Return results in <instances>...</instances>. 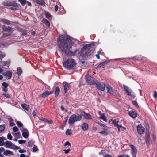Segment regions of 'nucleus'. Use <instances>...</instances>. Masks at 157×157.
I'll use <instances>...</instances> for the list:
<instances>
[{"instance_id": "f257e3e1", "label": "nucleus", "mask_w": 157, "mask_h": 157, "mask_svg": "<svg viewBox=\"0 0 157 157\" xmlns=\"http://www.w3.org/2000/svg\"><path fill=\"white\" fill-rule=\"evenodd\" d=\"M72 44V40L65 35H62L57 39V45L59 50L70 56H75L78 51L77 49L71 50Z\"/></svg>"}, {"instance_id": "f03ea898", "label": "nucleus", "mask_w": 157, "mask_h": 157, "mask_svg": "<svg viewBox=\"0 0 157 157\" xmlns=\"http://www.w3.org/2000/svg\"><path fill=\"white\" fill-rule=\"evenodd\" d=\"M94 50V44H89L85 45L79 53L80 56L84 57L89 56L93 53Z\"/></svg>"}, {"instance_id": "7ed1b4c3", "label": "nucleus", "mask_w": 157, "mask_h": 157, "mask_svg": "<svg viewBox=\"0 0 157 157\" xmlns=\"http://www.w3.org/2000/svg\"><path fill=\"white\" fill-rule=\"evenodd\" d=\"M63 65L66 69L68 70H72L76 67V63L74 59L69 58L65 61Z\"/></svg>"}, {"instance_id": "20e7f679", "label": "nucleus", "mask_w": 157, "mask_h": 157, "mask_svg": "<svg viewBox=\"0 0 157 157\" xmlns=\"http://www.w3.org/2000/svg\"><path fill=\"white\" fill-rule=\"evenodd\" d=\"M82 117L81 114L77 113V114H74L72 115L70 117L68 121L69 124L72 125L75 122L80 121Z\"/></svg>"}, {"instance_id": "39448f33", "label": "nucleus", "mask_w": 157, "mask_h": 157, "mask_svg": "<svg viewBox=\"0 0 157 157\" xmlns=\"http://www.w3.org/2000/svg\"><path fill=\"white\" fill-rule=\"evenodd\" d=\"M94 85H95L96 88L99 90L104 91L105 90V84L104 82H101L97 80Z\"/></svg>"}, {"instance_id": "423d86ee", "label": "nucleus", "mask_w": 157, "mask_h": 157, "mask_svg": "<svg viewBox=\"0 0 157 157\" xmlns=\"http://www.w3.org/2000/svg\"><path fill=\"white\" fill-rule=\"evenodd\" d=\"M85 79L87 83L90 85H94L97 80L88 75H86Z\"/></svg>"}, {"instance_id": "0eeeda50", "label": "nucleus", "mask_w": 157, "mask_h": 157, "mask_svg": "<svg viewBox=\"0 0 157 157\" xmlns=\"http://www.w3.org/2000/svg\"><path fill=\"white\" fill-rule=\"evenodd\" d=\"M123 86L125 90L127 93V94L128 95L131 96L132 98H134L135 96L132 94V90L129 89L128 87L126 86L125 85H124Z\"/></svg>"}, {"instance_id": "6e6552de", "label": "nucleus", "mask_w": 157, "mask_h": 157, "mask_svg": "<svg viewBox=\"0 0 157 157\" xmlns=\"http://www.w3.org/2000/svg\"><path fill=\"white\" fill-rule=\"evenodd\" d=\"M81 115L82 116H83L84 118L86 119L90 120L92 119L91 115L88 113H87L84 111H83L82 112Z\"/></svg>"}, {"instance_id": "1a4fd4ad", "label": "nucleus", "mask_w": 157, "mask_h": 157, "mask_svg": "<svg viewBox=\"0 0 157 157\" xmlns=\"http://www.w3.org/2000/svg\"><path fill=\"white\" fill-rule=\"evenodd\" d=\"M63 84L64 86V93H66L70 88V85L66 82H64Z\"/></svg>"}, {"instance_id": "9d476101", "label": "nucleus", "mask_w": 157, "mask_h": 157, "mask_svg": "<svg viewBox=\"0 0 157 157\" xmlns=\"http://www.w3.org/2000/svg\"><path fill=\"white\" fill-rule=\"evenodd\" d=\"M2 29L3 31L7 32L9 33H12V31L13 30V29L10 26L7 27L5 25H3L2 26Z\"/></svg>"}, {"instance_id": "9b49d317", "label": "nucleus", "mask_w": 157, "mask_h": 157, "mask_svg": "<svg viewBox=\"0 0 157 157\" xmlns=\"http://www.w3.org/2000/svg\"><path fill=\"white\" fill-rule=\"evenodd\" d=\"M138 132L140 134H142L144 131V128L141 125H139L137 126Z\"/></svg>"}, {"instance_id": "f8f14e48", "label": "nucleus", "mask_w": 157, "mask_h": 157, "mask_svg": "<svg viewBox=\"0 0 157 157\" xmlns=\"http://www.w3.org/2000/svg\"><path fill=\"white\" fill-rule=\"evenodd\" d=\"M22 135L25 138H27L29 136V133L27 129L24 128L22 130Z\"/></svg>"}, {"instance_id": "ddd939ff", "label": "nucleus", "mask_w": 157, "mask_h": 157, "mask_svg": "<svg viewBox=\"0 0 157 157\" xmlns=\"http://www.w3.org/2000/svg\"><path fill=\"white\" fill-rule=\"evenodd\" d=\"M4 145L6 148L12 149L13 144L10 141H6L4 143Z\"/></svg>"}, {"instance_id": "4468645a", "label": "nucleus", "mask_w": 157, "mask_h": 157, "mask_svg": "<svg viewBox=\"0 0 157 157\" xmlns=\"http://www.w3.org/2000/svg\"><path fill=\"white\" fill-rule=\"evenodd\" d=\"M130 116L132 118H135L138 116L137 113L135 111H131L129 112Z\"/></svg>"}, {"instance_id": "2eb2a0df", "label": "nucleus", "mask_w": 157, "mask_h": 157, "mask_svg": "<svg viewBox=\"0 0 157 157\" xmlns=\"http://www.w3.org/2000/svg\"><path fill=\"white\" fill-rule=\"evenodd\" d=\"M43 24H44L48 28L50 27V23L45 18H43L42 21Z\"/></svg>"}, {"instance_id": "dca6fc26", "label": "nucleus", "mask_w": 157, "mask_h": 157, "mask_svg": "<svg viewBox=\"0 0 157 157\" xmlns=\"http://www.w3.org/2000/svg\"><path fill=\"white\" fill-rule=\"evenodd\" d=\"M4 76L8 77V79L11 78L12 76V73L9 71H8L3 74Z\"/></svg>"}, {"instance_id": "f3484780", "label": "nucleus", "mask_w": 157, "mask_h": 157, "mask_svg": "<svg viewBox=\"0 0 157 157\" xmlns=\"http://www.w3.org/2000/svg\"><path fill=\"white\" fill-rule=\"evenodd\" d=\"M53 91L49 92L48 91H45L41 95V96L43 98H45L49 95L52 94Z\"/></svg>"}, {"instance_id": "a211bd4d", "label": "nucleus", "mask_w": 157, "mask_h": 157, "mask_svg": "<svg viewBox=\"0 0 157 157\" xmlns=\"http://www.w3.org/2000/svg\"><path fill=\"white\" fill-rule=\"evenodd\" d=\"M81 127L83 130L87 131L88 129V124L86 123H84L82 124Z\"/></svg>"}, {"instance_id": "6ab92c4d", "label": "nucleus", "mask_w": 157, "mask_h": 157, "mask_svg": "<svg viewBox=\"0 0 157 157\" xmlns=\"http://www.w3.org/2000/svg\"><path fill=\"white\" fill-rule=\"evenodd\" d=\"M19 4L16 3L15 1H12L10 2L9 6H13L14 7H18L19 6Z\"/></svg>"}, {"instance_id": "aec40b11", "label": "nucleus", "mask_w": 157, "mask_h": 157, "mask_svg": "<svg viewBox=\"0 0 157 157\" xmlns=\"http://www.w3.org/2000/svg\"><path fill=\"white\" fill-rule=\"evenodd\" d=\"M38 4L43 6L45 5V2L43 0H34Z\"/></svg>"}, {"instance_id": "412c9836", "label": "nucleus", "mask_w": 157, "mask_h": 157, "mask_svg": "<svg viewBox=\"0 0 157 157\" xmlns=\"http://www.w3.org/2000/svg\"><path fill=\"white\" fill-rule=\"evenodd\" d=\"M8 85V83H6V82H3L2 83V86L3 87V88L2 90L3 91L6 92L7 91V87Z\"/></svg>"}, {"instance_id": "4be33fe9", "label": "nucleus", "mask_w": 157, "mask_h": 157, "mask_svg": "<svg viewBox=\"0 0 157 157\" xmlns=\"http://www.w3.org/2000/svg\"><path fill=\"white\" fill-rule=\"evenodd\" d=\"M3 154L5 156H7L8 155H13V152L11 151L10 150H7L6 151H4L3 152Z\"/></svg>"}, {"instance_id": "5701e85b", "label": "nucleus", "mask_w": 157, "mask_h": 157, "mask_svg": "<svg viewBox=\"0 0 157 157\" xmlns=\"http://www.w3.org/2000/svg\"><path fill=\"white\" fill-rule=\"evenodd\" d=\"M55 95L56 97H57L59 95L60 92V88L59 87H56L55 89Z\"/></svg>"}, {"instance_id": "b1692460", "label": "nucleus", "mask_w": 157, "mask_h": 157, "mask_svg": "<svg viewBox=\"0 0 157 157\" xmlns=\"http://www.w3.org/2000/svg\"><path fill=\"white\" fill-rule=\"evenodd\" d=\"M108 61H105L100 63L97 66V68H99L103 66H105V65L107 64L108 63Z\"/></svg>"}, {"instance_id": "393cba45", "label": "nucleus", "mask_w": 157, "mask_h": 157, "mask_svg": "<svg viewBox=\"0 0 157 157\" xmlns=\"http://www.w3.org/2000/svg\"><path fill=\"white\" fill-rule=\"evenodd\" d=\"M106 88L107 89V92L108 93L111 94H114V91L113 90V88L111 86H107Z\"/></svg>"}, {"instance_id": "a878e982", "label": "nucleus", "mask_w": 157, "mask_h": 157, "mask_svg": "<svg viewBox=\"0 0 157 157\" xmlns=\"http://www.w3.org/2000/svg\"><path fill=\"white\" fill-rule=\"evenodd\" d=\"M22 107L25 110L28 111L29 109V105L23 103L21 104Z\"/></svg>"}, {"instance_id": "bb28decb", "label": "nucleus", "mask_w": 157, "mask_h": 157, "mask_svg": "<svg viewBox=\"0 0 157 157\" xmlns=\"http://www.w3.org/2000/svg\"><path fill=\"white\" fill-rule=\"evenodd\" d=\"M6 140V139L4 137H0V146H2L4 145V140Z\"/></svg>"}, {"instance_id": "cd10ccee", "label": "nucleus", "mask_w": 157, "mask_h": 157, "mask_svg": "<svg viewBox=\"0 0 157 157\" xmlns=\"http://www.w3.org/2000/svg\"><path fill=\"white\" fill-rule=\"evenodd\" d=\"M45 16L49 20L51 19V17L52 16L50 14V13L49 12H45Z\"/></svg>"}, {"instance_id": "c85d7f7f", "label": "nucleus", "mask_w": 157, "mask_h": 157, "mask_svg": "<svg viewBox=\"0 0 157 157\" xmlns=\"http://www.w3.org/2000/svg\"><path fill=\"white\" fill-rule=\"evenodd\" d=\"M150 133L148 132L146 133L145 135V142L150 141Z\"/></svg>"}, {"instance_id": "c756f323", "label": "nucleus", "mask_w": 157, "mask_h": 157, "mask_svg": "<svg viewBox=\"0 0 157 157\" xmlns=\"http://www.w3.org/2000/svg\"><path fill=\"white\" fill-rule=\"evenodd\" d=\"M8 120L9 122L10 126L11 127L15 125V124L13 122V120L12 118H9Z\"/></svg>"}, {"instance_id": "7c9ffc66", "label": "nucleus", "mask_w": 157, "mask_h": 157, "mask_svg": "<svg viewBox=\"0 0 157 157\" xmlns=\"http://www.w3.org/2000/svg\"><path fill=\"white\" fill-rule=\"evenodd\" d=\"M22 72V69L20 67H18L17 68V74L19 76L21 75Z\"/></svg>"}, {"instance_id": "2f4dec72", "label": "nucleus", "mask_w": 157, "mask_h": 157, "mask_svg": "<svg viewBox=\"0 0 157 157\" xmlns=\"http://www.w3.org/2000/svg\"><path fill=\"white\" fill-rule=\"evenodd\" d=\"M5 56V54L0 51V60H2Z\"/></svg>"}, {"instance_id": "473e14b6", "label": "nucleus", "mask_w": 157, "mask_h": 157, "mask_svg": "<svg viewBox=\"0 0 157 157\" xmlns=\"http://www.w3.org/2000/svg\"><path fill=\"white\" fill-rule=\"evenodd\" d=\"M5 125L3 124L0 125V133L3 132L5 129Z\"/></svg>"}, {"instance_id": "72a5a7b5", "label": "nucleus", "mask_w": 157, "mask_h": 157, "mask_svg": "<svg viewBox=\"0 0 157 157\" xmlns=\"http://www.w3.org/2000/svg\"><path fill=\"white\" fill-rule=\"evenodd\" d=\"M34 142H35L34 141H32V140L29 141L28 142V145H27V146L31 147L33 145Z\"/></svg>"}, {"instance_id": "f704fd0d", "label": "nucleus", "mask_w": 157, "mask_h": 157, "mask_svg": "<svg viewBox=\"0 0 157 157\" xmlns=\"http://www.w3.org/2000/svg\"><path fill=\"white\" fill-rule=\"evenodd\" d=\"M133 157H136V155L137 153V150L136 149L132 150V152Z\"/></svg>"}, {"instance_id": "c9c22d12", "label": "nucleus", "mask_w": 157, "mask_h": 157, "mask_svg": "<svg viewBox=\"0 0 157 157\" xmlns=\"http://www.w3.org/2000/svg\"><path fill=\"white\" fill-rule=\"evenodd\" d=\"M22 6H24L26 4V0H17Z\"/></svg>"}, {"instance_id": "e433bc0d", "label": "nucleus", "mask_w": 157, "mask_h": 157, "mask_svg": "<svg viewBox=\"0 0 157 157\" xmlns=\"http://www.w3.org/2000/svg\"><path fill=\"white\" fill-rule=\"evenodd\" d=\"M98 132L100 133L102 135H107L108 134V133L106 130H104L101 132Z\"/></svg>"}, {"instance_id": "4c0bfd02", "label": "nucleus", "mask_w": 157, "mask_h": 157, "mask_svg": "<svg viewBox=\"0 0 157 157\" xmlns=\"http://www.w3.org/2000/svg\"><path fill=\"white\" fill-rule=\"evenodd\" d=\"M100 118L103 120L104 121L107 122V120L106 117L104 114H102L100 117Z\"/></svg>"}, {"instance_id": "58836bf2", "label": "nucleus", "mask_w": 157, "mask_h": 157, "mask_svg": "<svg viewBox=\"0 0 157 157\" xmlns=\"http://www.w3.org/2000/svg\"><path fill=\"white\" fill-rule=\"evenodd\" d=\"M10 2L9 1H5L3 2V5L5 6H10Z\"/></svg>"}, {"instance_id": "ea45409f", "label": "nucleus", "mask_w": 157, "mask_h": 157, "mask_svg": "<svg viewBox=\"0 0 157 157\" xmlns=\"http://www.w3.org/2000/svg\"><path fill=\"white\" fill-rule=\"evenodd\" d=\"M11 34V33H3L2 34V36L1 38H4V37L8 36H10Z\"/></svg>"}, {"instance_id": "a19ab883", "label": "nucleus", "mask_w": 157, "mask_h": 157, "mask_svg": "<svg viewBox=\"0 0 157 157\" xmlns=\"http://www.w3.org/2000/svg\"><path fill=\"white\" fill-rule=\"evenodd\" d=\"M66 134L67 135H71L72 134L71 130L67 129L66 131Z\"/></svg>"}, {"instance_id": "79ce46f5", "label": "nucleus", "mask_w": 157, "mask_h": 157, "mask_svg": "<svg viewBox=\"0 0 157 157\" xmlns=\"http://www.w3.org/2000/svg\"><path fill=\"white\" fill-rule=\"evenodd\" d=\"M1 21L2 22H4L7 25H9L10 24V21L7 19H2Z\"/></svg>"}, {"instance_id": "37998d69", "label": "nucleus", "mask_w": 157, "mask_h": 157, "mask_svg": "<svg viewBox=\"0 0 157 157\" xmlns=\"http://www.w3.org/2000/svg\"><path fill=\"white\" fill-rule=\"evenodd\" d=\"M14 136L17 138H19L20 137L21 134L19 132L15 133L14 135Z\"/></svg>"}, {"instance_id": "c03bdc74", "label": "nucleus", "mask_w": 157, "mask_h": 157, "mask_svg": "<svg viewBox=\"0 0 157 157\" xmlns=\"http://www.w3.org/2000/svg\"><path fill=\"white\" fill-rule=\"evenodd\" d=\"M33 152H36L38 150L37 147L35 145L33 147Z\"/></svg>"}, {"instance_id": "a18cd8bd", "label": "nucleus", "mask_w": 157, "mask_h": 157, "mask_svg": "<svg viewBox=\"0 0 157 157\" xmlns=\"http://www.w3.org/2000/svg\"><path fill=\"white\" fill-rule=\"evenodd\" d=\"M16 124L17 126L19 127H22L23 126L22 123L19 121H17L16 122Z\"/></svg>"}, {"instance_id": "49530a36", "label": "nucleus", "mask_w": 157, "mask_h": 157, "mask_svg": "<svg viewBox=\"0 0 157 157\" xmlns=\"http://www.w3.org/2000/svg\"><path fill=\"white\" fill-rule=\"evenodd\" d=\"M119 121H117L115 119L113 120L112 124L114 125L115 126H116L118 124Z\"/></svg>"}, {"instance_id": "de8ad7c7", "label": "nucleus", "mask_w": 157, "mask_h": 157, "mask_svg": "<svg viewBox=\"0 0 157 157\" xmlns=\"http://www.w3.org/2000/svg\"><path fill=\"white\" fill-rule=\"evenodd\" d=\"M132 104L134 105L135 106L139 107V105L137 101H132Z\"/></svg>"}, {"instance_id": "09e8293b", "label": "nucleus", "mask_w": 157, "mask_h": 157, "mask_svg": "<svg viewBox=\"0 0 157 157\" xmlns=\"http://www.w3.org/2000/svg\"><path fill=\"white\" fill-rule=\"evenodd\" d=\"M1 63L2 64V66H6L8 65L9 64V63H8V62L6 61H2L1 62Z\"/></svg>"}, {"instance_id": "8fccbe9b", "label": "nucleus", "mask_w": 157, "mask_h": 157, "mask_svg": "<svg viewBox=\"0 0 157 157\" xmlns=\"http://www.w3.org/2000/svg\"><path fill=\"white\" fill-rule=\"evenodd\" d=\"M19 148V147L18 146H16L14 144L13 145V146L12 147V149H13L15 150H17Z\"/></svg>"}, {"instance_id": "3c124183", "label": "nucleus", "mask_w": 157, "mask_h": 157, "mask_svg": "<svg viewBox=\"0 0 157 157\" xmlns=\"http://www.w3.org/2000/svg\"><path fill=\"white\" fill-rule=\"evenodd\" d=\"M7 137L8 139L10 140H11L12 139V136L10 133H8L7 136Z\"/></svg>"}, {"instance_id": "603ef678", "label": "nucleus", "mask_w": 157, "mask_h": 157, "mask_svg": "<svg viewBox=\"0 0 157 157\" xmlns=\"http://www.w3.org/2000/svg\"><path fill=\"white\" fill-rule=\"evenodd\" d=\"M26 142V141L25 140H20L18 141V143L19 144H22L23 143H25Z\"/></svg>"}, {"instance_id": "864d4df0", "label": "nucleus", "mask_w": 157, "mask_h": 157, "mask_svg": "<svg viewBox=\"0 0 157 157\" xmlns=\"http://www.w3.org/2000/svg\"><path fill=\"white\" fill-rule=\"evenodd\" d=\"M40 120L41 121H43L45 122L48 121L47 119L43 117H41L40 118Z\"/></svg>"}, {"instance_id": "5fc2aeb1", "label": "nucleus", "mask_w": 157, "mask_h": 157, "mask_svg": "<svg viewBox=\"0 0 157 157\" xmlns=\"http://www.w3.org/2000/svg\"><path fill=\"white\" fill-rule=\"evenodd\" d=\"M13 130L14 132H16L18 131V128L16 126H15L13 128Z\"/></svg>"}, {"instance_id": "6e6d98bb", "label": "nucleus", "mask_w": 157, "mask_h": 157, "mask_svg": "<svg viewBox=\"0 0 157 157\" xmlns=\"http://www.w3.org/2000/svg\"><path fill=\"white\" fill-rule=\"evenodd\" d=\"M27 33V31L25 30H23L22 31V35H25Z\"/></svg>"}, {"instance_id": "4d7b16f0", "label": "nucleus", "mask_w": 157, "mask_h": 157, "mask_svg": "<svg viewBox=\"0 0 157 157\" xmlns=\"http://www.w3.org/2000/svg\"><path fill=\"white\" fill-rule=\"evenodd\" d=\"M103 155L104 157H112L111 155L108 153H106L105 155Z\"/></svg>"}, {"instance_id": "13d9d810", "label": "nucleus", "mask_w": 157, "mask_h": 157, "mask_svg": "<svg viewBox=\"0 0 157 157\" xmlns=\"http://www.w3.org/2000/svg\"><path fill=\"white\" fill-rule=\"evenodd\" d=\"M65 120L63 123V126H65V125H66V123L67 122V120L68 119L66 117H65Z\"/></svg>"}, {"instance_id": "bf43d9fd", "label": "nucleus", "mask_w": 157, "mask_h": 157, "mask_svg": "<svg viewBox=\"0 0 157 157\" xmlns=\"http://www.w3.org/2000/svg\"><path fill=\"white\" fill-rule=\"evenodd\" d=\"M3 95L5 97H6V98H10V95L6 93H3Z\"/></svg>"}, {"instance_id": "052dcab7", "label": "nucleus", "mask_w": 157, "mask_h": 157, "mask_svg": "<svg viewBox=\"0 0 157 157\" xmlns=\"http://www.w3.org/2000/svg\"><path fill=\"white\" fill-rule=\"evenodd\" d=\"M70 150V149H68L67 150L63 149V151H64L65 153L66 154L69 152Z\"/></svg>"}, {"instance_id": "680f3d73", "label": "nucleus", "mask_w": 157, "mask_h": 157, "mask_svg": "<svg viewBox=\"0 0 157 157\" xmlns=\"http://www.w3.org/2000/svg\"><path fill=\"white\" fill-rule=\"evenodd\" d=\"M26 4H27L28 6H29L30 7H31L32 6V4L29 1H28L26 0Z\"/></svg>"}, {"instance_id": "e2e57ef3", "label": "nucleus", "mask_w": 157, "mask_h": 157, "mask_svg": "<svg viewBox=\"0 0 157 157\" xmlns=\"http://www.w3.org/2000/svg\"><path fill=\"white\" fill-rule=\"evenodd\" d=\"M130 147L132 149V150L136 149L135 147L132 144H131L130 145Z\"/></svg>"}, {"instance_id": "0e129e2a", "label": "nucleus", "mask_w": 157, "mask_h": 157, "mask_svg": "<svg viewBox=\"0 0 157 157\" xmlns=\"http://www.w3.org/2000/svg\"><path fill=\"white\" fill-rule=\"evenodd\" d=\"M130 147L132 149V150L136 149L135 147L132 144H131L130 145Z\"/></svg>"}, {"instance_id": "69168bd1", "label": "nucleus", "mask_w": 157, "mask_h": 157, "mask_svg": "<svg viewBox=\"0 0 157 157\" xmlns=\"http://www.w3.org/2000/svg\"><path fill=\"white\" fill-rule=\"evenodd\" d=\"M154 97L155 98H157V92L156 91L154 92Z\"/></svg>"}, {"instance_id": "338daca9", "label": "nucleus", "mask_w": 157, "mask_h": 157, "mask_svg": "<svg viewBox=\"0 0 157 157\" xmlns=\"http://www.w3.org/2000/svg\"><path fill=\"white\" fill-rule=\"evenodd\" d=\"M18 152L20 153H23L25 152H26V151L24 150L20 149L18 150Z\"/></svg>"}, {"instance_id": "774afa93", "label": "nucleus", "mask_w": 157, "mask_h": 157, "mask_svg": "<svg viewBox=\"0 0 157 157\" xmlns=\"http://www.w3.org/2000/svg\"><path fill=\"white\" fill-rule=\"evenodd\" d=\"M118 157H130L128 156V155H120L118 156Z\"/></svg>"}]
</instances>
